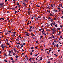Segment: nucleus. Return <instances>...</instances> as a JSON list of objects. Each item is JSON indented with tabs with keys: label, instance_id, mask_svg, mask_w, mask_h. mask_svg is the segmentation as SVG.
<instances>
[{
	"label": "nucleus",
	"instance_id": "1",
	"mask_svg": "<svg viewBox=\"0 0 63 63\" xmlns=\"http://www.w3.org/2000/svg\"><path fill=\"white\" fill-rule=\"evenodd\" d=\"M5 19L4 18H0V20H1L2 21L4 20Z\"/></svg>",
	"mask_w": 63,
	"mask_h": 63
},
{
	"label": "nucleus",
	"instance_id": "2",
	"mask_svg": "<svg viewBox=\"0 0 63 63\" xmlns=\"http://www.w3.org/2000/svg\"><path fill=\"white\" fill-rule=\"evenodd\" d=\"M12 10H13L14 11H15L16 10V9H15V8H11Z\"/></svg>",
	"mask_w": 63,
	"mask_h": 63
},
{
	"label": "nucleus",
	"instance_id": "3",
	"mask_svg": "<svg viewBox=\"0 0 63 63\" xmlns=\"http://www.w3.org/2000/svg\"><path fill=\"white\" fill-rule=\"evenodd\" d=\"M39 54V53H38L37 54H36V55H33V56H37Z\"/></svg>",
	"mask_w": 63,
	"mask_h": 63
},
{
	"label": "nucleus",
	"instance_id": "4",
	"mask_svg": "<svg viewBox=\"0 0 63 63\" xmlns=\"http://www.w3.org/2000/svg\"><path fill=\"white\" fill-rule=\"evenodd\" d=\"M52 32V34H54V33L55 32V31H54Z\"/></svg>",
	"mask_w": 63,
	"mask_h": 63
},
{
	"label": "nucleus",
	"instance_id": "5",
	"mask_svg": "<svg viewBox=\"0 0 63 63\" xmlns=\"http://www.w3.org/2000/svg\"><path fill=\"white\" fill-rule=\"evenodd\" d=\"M19 40V39L18 38V39H16V41H18Z\"/></svg>",
	"mask_w": 63,
	"mask_h": 63
},
{
	"label": "nucleus",
	"instance_id": "6",
	"mask_svg": "<svg viewBox=\"0 0 63 63\" xmlns=\"http://www.w3.org/2000/svg\"><path fill=\"white\" fill-rule=\"evenodd\" d=\"M53 11L54 12H57V10H53Z\"/></svg>",
	"mask_w": 63,
	"mask_h": 63
},
{
	"label": "nucleus",
	"instance_id": "7",
	"mask_svg": "<svg viewBox=\"0 0 63 63\" xmlns=\"http://www.w3.org/2000/svg\"><path fill=\"white\" fill-rule=\"evenodd\" d=\"M29 31H30V32H31V31H32L31 29H29Z\"/></svg>",
	"mask_w": 63,
	"mask_h": 63
},
{
	"label": "nucleus",
	"instance_id": "8",
	"mask_svg": "<svg viewBox=\"0 0 63 63\" xmlns=\"http://www.w3.org/2000/svg\"><path fill=\"white\" fill-rule=\"evenodd\" d=\"M30 29H31L32 28H33V26H30Z\"/></svg>",
	"mask_w": 63,
	"mask_h": 63
},
{
	"label": "nucleus",
	"instance_id": "9",
	"mask_svg": "<svg viewBox=\"0 0 63 63\" xmlns=\"http://www.w3.org/2000/svg\"><path fill=\"white\" fill-rule=\"evenodd\" d=\"M0 6H1V7H3V5H2V3H0Z\"/></svg>",
	"mask_w": 63,
	"mask_h": 63
},
{
	"label": "nucleus",
	"instance_id": "10",
	"mask_svg": "<svg viewBox=\"0 0 63 63\" xmlns=\"http://www.w3.org/2000/svg\"><path fill=\"white\" fill-rule=\"evenodd\" d=\"M40 60H41V61L42 60V59H42V57H40Z\"/></svg>",
	"mask_w": 63,
	"mask_h": 63
},
{
	"label": "nucleus",
	"instance_id": "11",
	"mask_svg": "<svg viewBox=\"0 0 63 63\" xmlns=\"http://www.w3.org/2000/svg\"><path fill=\"white\" fill-rule=\"evenodd\" d=\"M1 47H2H2H3V44H2V45H1Z\"/></svg>",
	"mask_w": 63,
	"mask_h": 63
},
{
	"label": "nucleus",
	"instance_id": "12",
	"mask_svg": "<svg viewBox=\"0 0 63 63\" xmlns=\"http://www.w3.org/2000/svg\"><path fill=\"white\" fill-rule=\"evenodd\" d=\"M59 5H60V6H62V5L61 4H59Z\"/></svg>",
	"mask_w": 63,
	"mask_h": 63
},
{
	"label": "nucleus",
	"instance_id": "13",
	"mask_svg": "<svg viewBox=\"0 0 63 63\" xmlns=\"http://www.w3.org/2000/svg\"><path fill=\"white\" fill-rule=\"evenodd\" d=\"M42 30V29H39V31H41V30Z\"/></svg>",
	"mask_w": 63,
	"mask_h": 63
},
{
	"label": "nucleus",
	"instance_id": "14",
	"mask_svg": "<svg viewBox=\"0 0 63 63\" xmlns=\"http://www.w3.org/2000/svg\"><path fill=\"white\" fill-rule=\"evenodd\" d=\"M18 56H15V57H16V58H18Z\"/></svg>",
	"mask_w": 63,
	"mask_h": 63
},
{
	"label": "nucleus",
	"instance_id": "15",
	"mask_svg": "<svg viewBox=\"0 0 63 63\" xmlns=\"http://www.w3.org/2000/svg\"><path fill=\"white\" fill-rule=\"evenodd\" d=\"M28 11H30L31 10V9H30V8H28Z\"/></svg>",
	"mask_w": 63,
	"mask_h": 63
},
{
	"label": "nucleus",
	"instance_id": "16",
	"mask_svg": "<svg viewBox=\"0 0 63 63\" xmlns=\"http://www.w3.org/2000/svg\"><path fill=\"white\" fill-rule=\"evenodd\" d=\"M8 55L9 56H11V55H10V53H9Z\"/></svg>",
	"mask_w": 63,
	"mask_h": 63
},
{
	"label": "nucleus",
	"instance_id": "17",
	"mask_svg": "<svg viewBox=\"0 0 63 63\" xmlns=\"http://www.w3.org/2000/svg\"><path fill=\"white\" fill-rule=\"evenodd\" d=\"M50 16H53V15H52V14H51V13H50Z\"/></svg>",
	"mask_w": 63,
	"mask_h": 63
},
{
	"label": "nucleus",
	"instance_id": "18",
	"mask_svg": "<svg viewBox=\"0 0 63 63\" xmlns=\"http://www.w3.org/2000/svg\"><path fill=\"white\" fill-rule=\"evenodd\" d=\"M31 58H30V59H29V60H30V61H31Z\"/></svg>",
	"mask_w": 63,
	"mask_h": 63
},
{
	"label": "nucleus",
	"instance_id": "19",
	"mask_svg": "<svg viewBox=\"0 0 63 63\" xmlns=\"http://www.w3.org/2000/svg\"><path fill=\"white\" fill-rule=\"evenodd\" d=\"M17 6H19V3H17Z\"/></svg>",
	"mask_w": 63,
	"mask_h": 63
},
{
	"label": "nucleus",
	"instance_id": "20",
	"mask_svg": "<svg viewBox=\"0 0 63 63\" xmlns=\"http://www.w3.org/2000/svg\"><path fill=\"white\" fill-rule=\"evenodd\" d=\"M12 36H13V37H15V34H14L12 35Z\"/></svg>",
	"mask_w": 63,
	"mask_h": 63
},
{
	"label": "nucleus",
	"instance_id": "21",
	"mask_svg": "<svg viewBox=\"0 0 63 63\" xmlns=\"http://www.w3.org/2000/svg\"><path fill=\"white\" fill-rule=\"evenodd\" d=\"M47 8H48L49 9H50V6H48L47 7Z\"/></svg>",
	"mask_w": 63,
	"mask_h": 63
},
{
	"label": "nucleus",
	"instance_id": "22",
	"mask_svg": "<svg viewBox=\"0 0 63 63\" xmlns=\"http://www.w3.org/2000/svg\"><path fill=\"white\" fill-rule=\"evenodd\" d=\"M22 44V45H24V46L25 45V43H23Z\"/></svg>",
	"mask_w": 63,
	"mask_h": 63
},
{
	"label": "nucleus",
	"instance_id": "23",
	"mask_svg": "<svg viewBox=\"0 0 63 63\" xmlns=\"http://www.w3.org/2000/svg\"><path fill=\"white\" fill-rule=\"evenodd\" d=\"M22 51H24V50H23V49H22Z\"/></svg>",
	"mask_w": 63,
	"mask_h": 63
},
{
	"label": "nucleus",
	"instance_id": "24",
	"mask_svg": "<svg viewBox=\"0 0 63 63\" xmlns=\"http://www.w3.org/2000/svg\"><path fill=\"white\" fill-rule=\"evenodd\" d=\"M4 56H6V57H7V55H6V54H5Z\"/></svg>",
	"mask_w": 63,
	"mask_h": 63
},
{
	"label": "nucleus",
	"instance_id": "25",
	"mask_svg": "<svg viewBox=\"0 0 63 63\" xmlns=\"http://www.w3.org/2000/svg\"><path fill=\"white\" fill-rule=\"evenodd\" d=\"M58 44H57L56 45V47H58Z\"/></svg>",
	"mask_w": 63,
	"mask_h": 63
},
{
	"label": "nucleus",
	"instance_id": "26",
	"mask_svg": "<svg viewBox=\"0 0 63 63\" xmlns=\"http://www.w3.org/2000/svg\"><path fill=\"white\" fill-rule=\"evenodd\" d=\"M55 22L53 24V25H55Z\"/></svg>",
	"mask_w": 63,
	"mask_h": 63
},
{
	"label": "nucleus",
	"instance_id": "27",
	"mask_svg": "<svg viewBox=\"0 0 63 63\" xmlns=\"http://www.w3.org/2000/svg\"><path fill=\"white\" fill-rule=\"evenodd\" d=\"M32 52H31L30 54V55H32Z\"/></svg>",
	"mask_w": 63,
	"mask_h": 63
},
{
	"label": "nucleus",
	"instance_id": "28",
	"mask_svg": "<svg viewBox=\"0 0 63 63\" xmlns=\"http://www.w3.org/2000/svg\"><path fill=\"white\" fill-rule=\"evenodd\" d=\"M48 19H51V18L50 17L48 18Z\"/></svg>",
	"mask_w": 63,
	"mask_h": 63
},
{
	"label": "nucleus",
	"instance_id": "29",
	"mask_svg": "<svg viewBox=\"0 0 63 63\" xmlns=\"http://www.w3.org/2000/svg\"><path fill=\"white\" fill-rule=\"evenodd\" d=\"M2 48H3V50H4V47H2Z\"/></svg>",
	"mask_w": 63,
	"mask_h": 63
},
{
	"label": "nucleus",
	"instance_id": "30",
	"mask_svg": "<svg viewBox=\"0 0 63 63\" xmlns=\"http://www.w3.org/2000/svg\"><path fill=\"white\" fill-rule=\"evenodd\" d=\"M50 21H51V22H52V19H51L50 20Z\"/></svg>",
	"mask_w": 63,
	"mask_h": 63
},
{
	"label": "nucleus",
	"instance_id": "31",
	"mask_svg": "<svg viewBox=\"0 0 63 63\" xmlns=\"http://www.w3.org/2000/svg\"><path fill=\"white\" fill-rule=\"evenodd\" d=\"M50 63V61H47V63Z\"/></svg>",
	"mask_w": 63,
	"mask_h": 63
},
{
	"label": "nucleus",
	"instance_id": "32",
	"mask_svg": "<svg viewBox=\"0 0 63 63\" xmlns=\"http://www.w3.org/2000/svg\"><path fill=\"white\" fill-rule=\"evenodd\" d=\"M6 41H7V42H9V40H8V39H7Z\"/></svg>",
	"mask_w": 63,
	"mask_h": 63
},
{
	"label": "nucleus",
	"instance_id": "33",
	"mask_svg": "<svg viewBox=\"0 0 63 63\" xmlns=\"http://www.w3.org/2000/svg\"><path fill=\"white\" fill-rule=\"evenodd\" d=\"M43 32H44V30H43L42 31V33H43Z\"/></svg>",
	"mask_w": 63,
	"mask_h": 63
},
{
	"label": "nucleus",
	"instance_id": "34",
	"mask_svg": "<svg viewBox=\"0 0 63 63\" xmlns=\"http://www.w3.org/2000/svg\"><path fill=\"white\" fill-rule=\"evenodd\" d=\"M4 61H5V62H7V60H6V59H4Z\"/></svg>",
	"mask_w": 63,
	"mask_h": 63
},
{
	"label": "nucleus",
	"instance_id": "35",
	"mask_svg": "<svg viewBox=\"0 0 63 63\" xmlns=\"http://www.w3.org/2000/svg\"><path fill=\"white\" fill-rule=\"evenodd\" d=\"M54 42H56V40H55L54 41L53 43H54Z\"/></svg>",
	"mask_w": 63,
	"mask_h": 63
},
{
	"label": "nucleus",
	"instance_id": "36",
	"mask_svg": "<svg viewBox=\"0 0 63 63\" xmlns=\"http://www.w3.org/2000/svg\"><path fill=\"white\" fill-rule=\"evenodd\" d=\"M55 26L56 27L57 26V24H56L55 25Z\"/></svg>",
	"mask_w": 63,
	"mask_h": 63
},
{
	"label": "nucleus",
	"instance_id": "37",
	"mask_svg": "<svg viewBox=\"0 0 63 63\" xmlns=\"http://www.w3.org/2000/svg\"><path fill=\"white\" fill-rule=\"evenodd\" d=\"M58 10H60V8H58Z\"/></svg>",
	"mask_w": 63,
	"mask_h": 63
},
{
	"label": "nucleus",
	"instance_id": "38",
	"mask_svg": "<svg viewBox=\"0 0 63 63\" xmlns=\"http://www.w3.org/2000/svg\"><path fill=\"white\" fill-rule=\"evenodd\" d=\"M8 33L7 32V33H6L5 34V35H8Z\"/></svg>",
	"mask_w": 63,
	"mask_h": 63
},
{
	"label": "nucleus",
	"instance_id": "39",
	"mask_svg": "<svg viewBox=\"0 0 63 63\" xmlns=\"http://www.w3.org/2000/svg\"><path fill=\"white\" fill-rule=\"evenodd\" d=\"M23 45L21 46V47H23Z\"/></svg>",
	"mask_w": 63,
	"mask_h": 63
},
{
	"label": "nucleus",
	"instance_id": "40",
	"mask_svg": "<svg viewBox=\"0 0 63 63\" xmlns=\"http://www.w3.org/2000/svg\"><path fill=\"white\" fill-rule=\"evenodd\" d=\"M61 18H62V19L63 18V16H62Z\"/></svg>",
	"mask_w": 63,
	"mask_h": 63
},
{
	"label": "nucleus",
	"instance_id": "41",
	"mask_svg": "<svg viewBox=\"0 0 63 63\" xmlns=\"http://www.w3.org/2000/svg\"><path fill=\"white\" fill-rule=\"evenodd\" d=\"M31 35H33V33H31Z\"/></svg>",
	"mask_w": 63,
	"mask_h": 63
},
{
	"label": "nucleus",
	"instance_id": "42",
	"mask_svg": "<svg viewBox=\"0 0 63 63\" xmlns=\"http://www.w3.org/2000/svg\"><path fill=\"white\" fill-rule=\"evenodd\" d=\"M52 38H54V37L53 36V35H52Z\"/></svg>",
	"mask_w": 63,
	"mask_h": 63
},
{
	"label": "nucleus",
	"instance_id": "43",
	"mask_svg": "<svg viewBox=\"0 0 63 63\" xmlns=\"http://www.w3.org/2000/svg\"><path fill=\"white\" fill-rule=\"evenodd\" d=\"M20 44V43H16V44H17V45H18V44Z\"/></svg>",
	"mask_w": 63,
	"mask_h": 63
},
{
	"label": "nucleus",
	"instance_id": "44",
	"mask_svg": "<svg viewBox=\"0 0 63 63\" xmlns=\"http://www.w3.org/2000/svg\"><path fill=\"white\" fill-rule=\"evenodd\" d=\"M2 4V5H4V3L3 2Z\"/></svg>",
	"mask_w": 63,
	"mask_h": 63
},
{
	"label": "nucleus",
	"instance_id": "45",
	"mask_svg": "<svg viewBox=\"0 0 63 63\" xmlns=\"http://www.w3.org/2000/svg\"><path fill=\"white\" fill-rule=\"evenodd\" d=\"M17 6H16V7H15V8H16V9H17Z\"/></svg>",
	"mask_w": 63,
	"mask_h": 63
},
{
	"label": "nucleus",
	"instance_id": "46",
	"mask_svg": "<svg viewBox=\"0 0 63 63\" xmlns=\"http://www.w3.org/2000/svg\"><path fill=\"white\" fill-rule=\"evenodd\" d=\"M17 47H19V45H17Z\"/></svg>",
	"mask_w": 63,
	"mask_h": 63
},
{
	"label": "nucleus",
	"instance_id": "47",
	"mask_svg": "<svg viewBox=\"0 0 63 63\" xmlns=\"http://www.w3.org/2000/svg\"><path fill=\"white\" fill-rule=\"evenodd\" d=\"M11 60H13V58H12L11 59Z\"/></svg>",
	"mask_w": 63,
	"mask_h": 63
},
{
	"label": "nucleus",
	"instance_id": "48",
	"mask_svg": "<svg viewBox=\"0 0 63 63\" xmlns=\"http://www.w3.org/2000/svg\"><path fill=\"white\" fill-rule=\"evenodd\" d=\"M12 62H13V63H14L15 62V61H13Z\"/></svg>",
	"mask_w": 63,
	"mask_h": 63
},
{
	"label": "nucleus",
	"instance_id": "49",
	"mask_svg": "<svg viewBox=\"0 0 63 63\" xmlns=\"http://www.w3.org/2000/svg\"><path fill=\"white\" fill-rule=\"evenodd\" d=\"M51 7H53V5H52V4H51Z\"/></svg>",
	"mask_w": 63,
	"mask_h": 63
},
{
	"label": "nucleus",
	"instance_id": "50",
	"mask_svg": "<svg viewBox=\"0 0 63 63\" xmlns=\"http://www.w3.org/2000/svg\"><path fill=\"white\" fill-rule=\"evenodd\" d=\"M35 49H36V48L37 49V48H38V47H35Z\"/></svg>",
	"mask_w": 63,
	"mask_h": 63
},
{
	"label": "nucleus",
	"instance_id": "51",
	"mask_svg": "<svg viewBox=\"0 0 63 63\" xmlns=\"http://www.w3.org/2000/svg\"><path fill=\"white\" fill-rule=\"evenodd\" d=\"M29 24V23H27V25H28Z\"/></svg>",
	"mask_w": 63,
	"mask_h": 63
},
{
	"label": "nucleus",
	"instance_id": "52",
	"mask_svg": "<svg viewBox=\"0 0 63 63\" xmlns=\"http://www.w3.org/2000/svg\"><path fill=\"white\" fill-rule=\"evenodd\" d=\"M37 17L38 18H40L41 17H39V16H38V17Z\"/></svg>",
	"mask_w": 63,
	"mask_h": 63
},
{
	"label": "nucleus",
	"instance_id": "53",
	"mask_svg": "<svg viewBox=\"0 0 63 63\" xmlns=\"http://www.w3.org/2000/svg\"><path fill=\"white\" fill-rule=\"evenodd\" d=\"M41 38H43V36H41Z\"/></svg>",
	"mask_w": 63,
	"mask_h": 63
},
{
	"label": "nucleus",
	"instance_id": "54",
	"mask_svg": "<svg viewBox=\"0 0 63 63\" xmlns=\"http://www.w3.org/2000/svg\"><path fill=\"white\" fill-rule=\"evenodd\" d=\"M33 19V17H32V18H31V19Z\"/></svg>",
	"mask_w": 63,
	"mask_h": 63
},
{
	"label": "nucleus",
	"instance_id": "55",
	"mask_svg": "<svg viewBox=\"0 0 63 63\" xmlns=\"http://www.w3.org/2000/svg\"><path fill=\"white\" fill-rule=\"evenodd\" d=\"M58 22H59V23H60V21H59Z\"/></svg>",
	"mask_w": 63,
	"mask_h": 63
},
{
	"label": "nucleus",
	"instance_id": "56",
	"mask_svg": "<svg viewBox=\"0 0 63 63\" xmlns=\"http://www.w3.org/2000/svg\"><path fill=\"white\" fill-rule=\"evenodd\" d=\"M52 38V37H50L49 38V39H50V38Z\"/></svg>",
	"mask_w": 63,
	"mask_h": 63
},
{
	"label": "nucleus",
	"instance_id": "57",
	"mask_svg": "<svg viewBox=\"0 0 63 63\" xmlns=\"http://www.w3.org/2000/svg\"><path fill=\"white\" fill-rule=\"evenodd\" d=\"M13 34H16V32H13Z\"/></svg>",
	"mask_w": 63,
	"mask_h": 63
},
{
	"label": "nucleus",
	"instance_id": "58",
	"mask_svg": "<svg viewBox=\"0 0 63 63\" xmlns=\"http://www.w3.org/2000/svg\"><path fill=\"white\" fill-rule=\"evenodd\" d=\"M13 1L14 2H15L16 1V0H13Z\"/></svg>",
	"mask_w": 63,
	"mask_h": 63
},
{
	"label": "nucleus",
	"instance_id": "59",
	"mask_svg": "<svg viewBox=\"0 0 63 63\" xmlns=\"http://www.w3.org/2000/svg\"><path fill=\"white\" fill-rule=\"evenodd\" d=\"M36 43H39L38 42H37V41L36 42Z\"/></svg>",
	"mask_w": 63,
	"mask_h": 63
},
{
	"label": "nucleus",
	"instance_id": "60",
	"mask_svg": "<svg viewBox=\"0 0 63 63\" xmlns=\"http://www.w3.org/2000/svg\"><path fill=\"white\" fill-rule=\"evenodd\" d=\"M51 51V50L50 49L49 50V52H50V51Z\"/></svg>",
	"mask_w": 63,
	"mask_h": 63
},
{
	"label": "nucleus",
	"instance_id": "61",
	"mask_svg": "<svg viewBox=\"0 0 63 63\" xmlns=\"http://www.w3.org/2000/svg\"><path fill=\"white\" fill-rule=\"evenodd\" d=\"M32 52H34V50H32Z\"/></svg>",
	"mask_w": 63,
	"mask_h": 63
},
{
	"label": "nucleus",
	"instance_id": "62",
	"mask_svg": "<svg viewBox=\"0 0 63 63\" xmlns=\"http://www.w3.org/2000/svg\"><path fill=\"white\" fill-rule=\"evenodd\" d=\"M60 38H62V36H60Z\"/></svg>",
	"mask_w": 63,
	"mask_h": 63
},
{
	"label": "nucleus",
	"instance_id": "63",
	"mask_svg": "<svg viewBox=\"0 0 63 63\" xmlns=\"http://www.w3.org/2000/svg\"><path fill=\"white\" fill-rule=\"evenodd\" d=\"M24 6H26V4H24Z\"/></svg>",
	"mask_w": 63,
	"mask_h": 63
},
{
	"label": "nucleus",
	"instance_id": "64",
	"mask_svg": "<svg viewBox=\"0 0 63 63\" xmlns=\"http://www.w3.org/2000/svg\"><path fill=\"white\" fill-rule=\"evenodd\" d=\"M58 30H60V28H58Z\"/></svg>",
	"mask_w": 63,
	"mask_h": 63
}]
</instances>
